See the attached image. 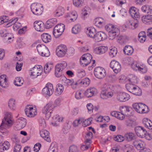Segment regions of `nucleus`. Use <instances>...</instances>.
Wrapping results in <instances>:
<instances>
[{
	"mask_svg": "<svg viewBox=\"0 0 152 152\" xmlns=\"http://www.w3.org/2000/svg\"><path fill=\"white\" fill-rule=\"evenodd\" d=\"M96 92V90L95 88H91L85 91V94L88 97H90L94 96Z\"/></svg>",
	"mask_w": 152,
	"mask_h": 152,
	"instance_id": "nucleus-23",
	"label": "nucleus"
},
{
	"mask_svg": "<svg viewBox=\"0 0 152 152\" xmlns=\"http://www.w3.org/2000/svg\"><path fill=\"white\" fill-rule=\"evenodd\" d=\"M119 35V30L117 28H113L109 32V39L110 40H113L115 37Z\"/></svg>",
	"mask_w": 152,
	"mask_h": 152,
	"instance_id": "nucleus-18",
	"label": "nucleus"
},
{
	"mask_svg": "<svg viewBox=\"0 0 152 152\" xmlns=\"http://www.w3.org/2000/svg\"><path fill=\"white\" fill-rule=\"evenodd\" d=\"M16 122L18 125L23 128L27 124V120L25 118L21 117L17 119Z\"/></svg>",
	"mask_w": 152,
	"mask_h": 152,
	"instance_id": "nucleus-26",
	"label": "nucleus"
},
{
	"mask_svg": "<svg viewBox=\"0 0 152 152\" xmlns=\"http://www.w3.org/2000/svg\"><path fill=\"white\" fill-rule=\"evenodd\" d=\"M108 49L107 47L101 46L96 48L95 49V52L97 54H101L104 53Z\"/></svg>",
	"mask_w": 152,
	"mask_h": 152,
	"instance_id": "nucleus-27",
	"label": "nucleus"
},
{
	"mask_svg": "<svg viewBox=\"0 0 152 152\" xmlns=\"http://www.w3.org/2000/svg\"><path fill=\"white\" fill-rule=\"evenodd\" d=\"M31 12L34 15H40L42 12L43 7L39 4L34 3L31 6Z\"/></svg>",
	"mask_w": 152,
	"mask_h": 152,
	"instance_id": "nucleus-8",
	"label": "nucleus"
},
{
	"mask_svg": "<svg viewBox=\"0 0 152 152\" xmlns=\"http://www.w3.org/2000/svg\"><path fill=\"white\" fill-rule=\"evenodd\" d=\"M1 37H4L6 40H10L9 41L10 42L13 41L14 38L13 37L12 38L11 34L10 33H5L3 35H2Z\"/></svg>",
	"mask_w": 152,
	"mask_h": 152,
	"instance_id": "nucleus-52",
	"label": "nucleus"
},
{
	"mask_svg": "<svg viewBox=\"0 0 152 152\" xmlns=\"http://www.w3.org/2000/svg\"><path fill=\"white\" fill-rule=\"evenodd\" d=\"M42 41L45 43H48L50 41L51 37L48 34L43 33L41 35Z\"/></svg>",
	"mask_w": 152,
	"mask_h": 152,
	"instance_id": "nucleus-36",
	"label": "nucleus"
},
{
	"mask_svg": "<svg viewBox=\"0 0 152 152\" xmlns=\"http://www.w3.org/2000/svg\"><path fill=\"white\" fill-rule=\"evenodd\" d=\"M40 136L48 142H50L51 140L49 136V132L46 130L43 129L40 132Z\"/></svg>",
	"mask_w": 152,
	"mask_h": 152,
	"instance_id": "nucleus-21",
	"label": "nucleus"
},
{
	"mask_svg": "<svg viewBox=\"0 0 152 152\" xmlns=\"http://www.w3.org/2000/svg\"><path fill=\"white\" fill-rule=\"evenodd\" d=\"M133 144L134 146L138 150H140L143 148L144 147V142L139 140H134Z\"/></svg>",
	"mask_w": 152,
	"mask_h": 152,
	"instance_id": "nucleus-22",
	"label": "nucleus"
},
{
	"mask_svg": "<svg viewBox=\"0 0 152 152\" xmlns=\"http://www.w3.org/2000/svg\"><path fill=\"white\" fill-rule=\"evenodd\" d=\"M126 124L127 126L133 127L135 125V122L132 120L127 119L126 120Z\"/></svg>",
	"mask_w": 152,
	"mask_h": 152,
	"instance_id": "nucleus-47",
	"label": "nucleus"
},
{
	"mask_svg": "<svg viewBox=\"0 0 152 152\" xmlns=\"http://www.w3.org/2000/svg\"><path fill=\"white\" fill-rule=\"evenodd\" d=\"M24 82L23 80L22 77H17L15 78V80L14 81V84L17 86H21Z\"/></svg>",
	"mask_w": 152,
	"mask_h": 152,
	"instance_id": "nucleus-39",
	"label": "nucleus"
},
{
	"mask_svg": "<svg viewBox=\"0 0 152 152\" xmlns=\"http://www.w3.org/2000/svg\"><path fill=\"white\" fill-rule=\"evenodd\" d=\"M67 51L66 46L64 45H61L57 47L56 53V55L59 57L64 56Z\"/></svg>",
	"mask_w": 152,
	"mask_h": 152,
	"instance_id": "nucleus-12",
	"label": "nucleus"
},
{
	"mask_svg": "<svg viewBox=\"0 0 152 152\" xmlns=\"http://www.w3.org/2000/svg\"><path fill=\"white\" fill-rule=\"evenodd\" d=\"M134 84H129L126 85V87L127 89L129 92L132 93L133 91V90L135 87V86H134Z\"/></svg>",
	"mask_w": 152,
	"mask_h": 152,
	"instance_id": "nucleus-58",
	"label": "nucleus"
},
{
	"mask_svg": "<svg viewBox=\"0 0 152 152\" xmlns=\"http://www.w3.org/2000/svg\"><path fill=\"white\" fill-rule=\"evenodd\" d=\"M94 74L95 77L97 78L102 79L106 76V73L104 68L99 66L94 69Z\"/></svg>",
	"mask_w": 152,
	"mask_h": 152,
	"instance_id": "nucleus-5",
	"label": "nucleus"
},
{
	"mask_svg": "<svg viewBox=\"0 0 152 152\" xmlns=\"http://www.w3.org/2000/svg\"><path fill=\"white\" fill-rule=\"evenodd\" d=\"M65 26L63 24H58L53 29V34L54 37L57 38L62 34L64 30Z\"/></svg>",
	"mask_w": 152,
	"mask_h": 152,
	"instance_id": "nucleus-6",
	"label": "nucleus"
},
{
	"mask_svg": "<svg viewBox=\"0 0 152 152\" xmlns=\"http://www.w3.org/2000/svg\"><path fill=\"white\" fill-rule=\"evenodd\" d=\"M132 110V108L130 107L124 106L122 107V108L121 110V112L124 115H129V113Z\"/></svg>",
	"mask_w": 152,
	"mask_h": 152,
	"instance_id": "nucleus-38",
	"label": "nucleus"
},
{
	"mask_svg": "<svg viewBox=\"0 0 152 152\" xmlns=\"http://www.w3.org/2000/svg\"><path fill=\"white\" fill-rule=\"evenodd\" d=\"M130 98V95L124 92H120L117 96L116 99L120 102H124L128 100Z\"/></svg>",
	"mask_w": 152,
	"mask_h": 152,
	"instance_id": "nucleus-13",
	"label": "nucleus"
},
{
	"mask_svg": "<svg viewBox=\"0 0 152 152\" xmlns=\"http://www.w3.org/2000/svg\"><path fill=\"white\" fill-rule=\"evenodd\" d=\"M76 74L79 78H82L86 75L85 70L82 69H77L76 70Z\"/></svg>",
	"mask_w": 152,
	"mask_h": 152,
	"instance_id": "nucleus-35",
	"label": "nucleus"
},
{
	"mask_svg": "<svg viewBox=\"0 0 152 152\" xmlns=\"http://www.w3.org/2000/svg\"><path fill=\"white\" fill-rule=\"evenodd\" d=\"M21 146L18 144H16L14 148V152H20L21 148Z\"/></svg>",
	"mask_w": 152,
	"mask_h": 152,
	"instance_id": "nucleus-64",
	"label": "nucleus"
},
{
	"mask_svg": "<svg viewBox=\"0 0 152 152\" xmlns=\"http://www.w3.org/2000/svg\"><path fill=\"white\" fill-rule=\"evenodd\" d=\"M132 68L134 70H137L141 71L142 73H145L146 72L145 69L141 67L139 64L137 62H134L132 63L131 65Z\"/></svg>",
	"mask_w": 152,
	"mask_h": 152,
	"instance_id": "nucleus-25",
	"label": "nucleus"
},
{
	"mask_svg": "<svg viewBox=\"0 0 152 152\" xmlns=\"http://www.w3.org/2000/svg\"><path fill=\"white\" fill-rule=\"evenodd\" d=\"M112 86L110 85L108 83H106L104 84L102 88V91L103 92L105 91H109L111 90Z\"/></svg>",
	"mask_w": 152,
	"mask_h": 152,
	"instance_id": "nucleus-42",
	"label": "nucleus"
},
{
	"mask_svg": "<svg viewBox=\"0 0 152 152\" xmlns=\"http://www.w3.org/2000/svg\"><path fill=\"white\" fill-rule=\"evenodd\" d=\"M18 20L17 18H14L11 19L9 22L7 24V27H9L12 25L15 24Z\"/></svg>",
	"mask_w": 152,
	"mask_h": 152,
	"instance_id": "nucleus-62",
	"label": "nucleus"
},
{
	"mask_svg": "<svg viewBox=\"0 0 152 152\" xmlns=\"http://www.w3.org/2000/svg\"><path fill=\"white\" fill-rule=\"evenodd\" d=\"M84 0H73V4L77 7H81L83 3Z\"/></svg>",
	"mask_w": 152,
	"mask_h": 152,
	"instance_id": "nucleus-57",
	"label": "nucleus"
},
{
	"mask_svg": "<svg viewBox=\"0 0 152 152\" xmlns=\"http://www.w3.org/2000/svg\"><path fill=\"white\" fill-rule=\"evenodd\" d=\"M56 23V19L53 18L48 20L46 22L45 25L46 29H49L53 26Z\"/></svg>",
	"mask_w": 152,
	"mask_h": 152,
	"instance_id": "nucleus-28",
	"label": "nucleus"
},
{
	"mask_svg": "<svg viewBox=\"0 0 152 152\" xmlns=\"http://www.w3.org/2000/svg\"><path fill=\"white\" fill-rule=\"evenodd\" d=\"M10 146L9 143L5 141L4 143L0 142V152H3L5 150H7L9 148Z\"/></svg>",
	"mask_w": 152,
	"mask_h": 152,
	"instance_id": "nucleus-29",
	"label": "nucleus"
},
{
	"mask_svg": "<svg viewBox=\"0 0 152 152\" xmlns=\"http://www.w3.org/2000/svg\"><path fill=\"white\" fill-rule=\"evenodd\" d=\"M64 12V10L61 7H60L55 10L54 12L56 17H59L62 15Z\"/></svg>",
	"mask_w": 152,
	"mask_h": 152,
	"instance_id": "nucleus-31",
	"label": "nucleus"
},
{
	"mask_svg": "<svg viewBox=\"0 0 152 152\" xmlns=\"http://www.w3.org/2000/svg\"><path fill=\"white\" fill-rule=\"evenodd\" d=\"M83 121V119H79L77 120H75L73 123V125L74 127L77 126L78 125L80 124Z\"/></svg>",
	"mask_w": 152,
	"mask_h": 152,
	"instance_id": "nucleus-60",
	"label": "nucleus"
},
{
	"mask_svg": "<svg viewBox=\"0 0 152 152\" xmlns=\"http://www.w3.org/2000/svg\"><path fill=\"white\" fill-rule=\"evenodd\" d=\"M61 80L62 81V83L65 86H68L71 85L74 83L73 80H70L66 79L65 76Z\"/></svg>",
	"mask_w": 152,
	"mask_h": 152,
	"instance_id": "nucleus-33",
	"label": "nucleus"
},
{
	"mask_svg": "<svg viewBox=\"0 0 152 152\" xmlns=\"http://www.w3.org/2000/svg\"><path fill=\"white\" fill-rule=\"evenodd\" d=\"M25 112L26 115L28 117H32L34 116V114L32 113V112L26 109H25Z\"/></svg>",
	"mask_w": 152,
	"mask_h": 152,
	"instance_id": "nucleus-61",
	"label": "nucleus"
},
{
	"mask_svg": "<svg viewBox=\"0 0 152 152\" xmlns=\"http://www.w3.org/2000/svg\"><path fill=\"white\" fill-rule=\"evenodd\" d=\"M142 20L143 22L146 21L147 22L152 21V15H148L142 17Z\"/></svg>",
	"mask_w": 152,
	"mask_h": 152,
	"instance_id": "nucleus-54",
	"label": "nucleus"
},
{
	"mask_svg": "<svg viewBox=\"0 0 152 152\" xmlns=\"http://www.w3.org/2000/svg\"><path fill=\"white\" fill-rule=\"evenodd\" d=\"M67 64L66 62L63 61L62 63L57 64L55 66V75L57 77H61L62 78L64 77V73L65 72L64 69L67 66Z\"/></svg>",
	"mask_w": 152,
	"mask_h": 152,
	"instance_id": "nucleus-1",
	"label": "nucleus"
},
{
	"mask_svg": "<svg viewBox=\"0 0 152 152\" xmlns=\"http://www.w3.org/2000/svg\"><path fill=\"white\" fill-rule=\"evenodd\" d=\"M134 130L137 134L138 136L141 138L146 137V138H147L148 137H150L149 139H148L149 140L152 138V135L149 133L147 134L146 130L142 126H138L136 127L135 128Z\"/></svg>",
	"mask_w": 152,
	"mask_h": 152,
	"instance_id": "nucleus-3",
	"label": "nucleus"
},
{
	"mask_svg": "<svg viewBox=\"0 0 152 152\" xmlns=\"http://www.w3.org/2000/svg\"><path fill=\"white\" fill-rule=\"evenodd\" d=\"M52 119L53 121L57 124L58 122H62L63 120V117L61 118L59 115H56L53 117Z\"/></svg>",
	"mask_w": 152,
	"mask_h": 152,
	"instance_id": "nucleus-55",
	"label": "nucleus"
},
{
	"mask_svg": "<svg viewBox=\"0 0 152 152\" xmlns=\"http://www.w3.org/2000/svg\"><path fill=\"white\" fill-rule=\"evenodd\" d=\"M90 83V80L87 77L83 79L79 80L76 82L75 84L76 85H80L83 87H86L88 86Z\"/></svg>",
	"mask_w": 152,
	"mask_h": 152,
	"instance_id": "nucleus-17",
	"label": "nucleus"
},
{
	"mask_svg": "<svg viewBox=\"0 0 152 152\" xmlns=\"http://www.w3.org/2000/svg\"><path fill=\"white\" fill-rule=\"evenodd\" d=\"M113 95V93L112 90L109 91L101 92L100 94V97L103 99H106L108 98L111 97Z\"/></svg>",
	"mask_w": 152,
	"mask_h": 152,
	"instance_id": "nucleus-20",
	"label": "nucleus"
},
{
	"mask_svg": "<svg viewBox=\"0 0 152 152\" xmlns=\"http://www.w3.org/2000/svg\"><path fill=\"white\" fill-rule=\"evenodd\" d=\"M34 26L35 29L38 31H42L43 30L44 24L41 21L34 22Z\"/></svg>",
	"mask_w": 152,
	"mask_h": 152,
	"instance_id": "nucleus-19",
	"label": "nucleus"
},
{
	"mask_svg": "<svg viewBox=\"0 0 152 152\" xmlns=\"http://www.w3.org/2000/svg\"><path fill=\"white\" fill-rule=\"evenodd\" d=\"M127 140L129 141H131L135 138V135L134 134L132 133L129 132L127 133L125 135Z\"/></svg>",
	"mask_w": 152,
	"mask_h": 152,
	"instance_id": "nucleus-53",
	"label": "nucleus"
},
{
	"mask_svg": "<svg viewBox=\"0 0 152 152\" xmlns=\"http://www.w3.org/2000/svg\"><path fill=\"white\" fill-rule=\"evenodd\" d=\"M114 140L117 142H121L124 141V137L121 135H118L114 137Z\"/></svg>",
	"mask_w": 152,
	"mask_h": 152,
	"instance_id": "nucleus-59",
	"label": "nucleus"
},
{
	"mask_svg": "<svg viewBox=\"0 0 152 152\" xmlns=\"http://www.w3.org/2000/svg\"><path fill=\"white\" fill-rule=\"evenodd\" d=\"M84 56H82L80 59V64L83 66H87L90 63L87 61L86 59L85 58Z\"/></svg>",
	"mask_w": 152,
	"mask_h": 152,
	"instance_id": "nucleus-41",
	"label": "nucleus"
},
{
	"mask_svg": "<svg viewBox=\"0 0 152 152\" xmlns=\"http://www.w3.org/2000/svg\"><path fill=\"white\" fill-rule=\"evenodd\" d=\"M75 96L77 99H81L84 96L83 91L80 90L77 91L75 93Z\"/></svg>",
	"mask_w": 152,
	"mask_h": 152,
	"instance_id": "nucleus-51",
	"label": "nucleus"
},
{
	"mask_svg": "<svg viewBox=\"0 0 152 152\" xmlns=\"http://www.w3.org/2000/svg\"><path fill=\"white\" fill-rule=\"evenodd\" d=\"M15 100L13 99H10L8 102V106L12 110L15 109Z\"/></svg>",
	"mask_w": 152,
	"mask_h": 152,
	"instance_id": "nucleus-43",
	"label": "nucleus"
},
{
	"mask_svg": "<svg viewBox=\"0 0 152 152\" xmlns=\"http://www.w3.org/2000/svg\"><path fill=\"white\" fill-rule=\"evenodd\" d=\"M54 106L52 103L50 102L44 107L42 110V113L45 115L46 118L49 119L51 115Z\"/></svg>",
	"mask_w": 152,
	"mask_h": 152,
	"instance_id": "nucleus-7",
	"label": "nucleus"
},
{
	"mask_svg": "<svg viewBox=\"0 0 152 152\" xmlns=\"http://www.w3.org/2000/svg\"><path fill=\"white\" fill-rule=\"evenodd\" d=\"M132 106L135 111L139 113H146L149 111L148 107L142 103H135L133 104Z\"/></svg>",
	"mask_w": 152,
	"mask_h": 152,
	"instance_id": "nucleus-2",
	"label": "nucleus"
},
{
	"mask_svg": "<svg viewBox=\"0 0 152 152\" xmlns=\"http://www.w3.org/2000/svg\"><path fill=\"white\" fill-rule=\"evenodd\" d=\"M87 30L88 31V34L89 36L93 38L94 39H95V37L96 36V30L94 28H89L87 29Z\"/></svg>",
	"mask_w": 152,
	"mask_h": 152,
	"instance_id": "nucleus-37",
	"label": "nucleus"
},
{
	"mask_svg": "<svg viewBox=\"0 0 152 152\" xmlns=\"http://www.w3.org/2000/svg\"><path fill=\"white\" fill-rule=\"evenodd\" d=\"M77 13L75 11H73L70 13H67L65 16V18H69V20L72 21L75 20L77 19Z\"/></svg>",
	"mask_w": 152,
	"mask_h": 152,
	"instance_id": "nucleus-24",
	"label": "nucleus"
},
{
	"mask_svg": "<svg viewBox=\"0 0 152 152\" xmlns=\"http://www.w3.org/2000/svg\"><path fill=\"white\" fill-rule=\"evenodd\" d=\"M129 13L131 16L134 19H140V15L138 10L134 7L130 8L129 10Z\"/></svg>",
	"mask_w": 152,
	"mask_h": 152,
	"instance_id": "nucleus-16",
	"label": "nucleus"
},
{
	"mask_svg": "<svg viewBox=\"0 0 152 152\" xmlns=\"http://www.w3.org/2000/svg\"><path fill=\"white\" fill-rule=\"evenodd\" d=\"M110 66L116 73L119 72L121 69V66L119 63L113 60L111 61L110 64Z\"/></svg>",
	"mask_w": 152,
	"mask_h": 152,
	"instance_id": "nucleus-14",
	"label": "nucleus"
},
{
	"mask_svg": "<svg viewBox=\"0 0 152 152\" xmlns=\"http://www.w3.org/2000/svg\"><path fill=\"white\" fill-rule=\"evenodd\" d=\"M132 94L137 96H140L142 94L141 90L138 86H135L133 90Z\"/></svg>",
	"mask_w": 152,
	"mask_h": 152,
	"instance_id": "nucleus-50",
	"label": "nucleus"
},
{
	"mask_svg": "<svg viewBox=\"0 0 152 152\" xmlns=\"http://www.w3.org/2000/svg\"><path fill=\"white\" fill-rule=\"evenodd\" d=\"M129 81L132 84H135L137 83V77L134 75H130V77L129 79Z\"/></svg>",
	"mask_w": 152,
	"mask_h": 152,
	"instance_id": "nucleus-56",
	"label": "nucleus"
},
{
	"mask_svg": "<svg viewBox=\"0 0 152 152\" xmlns=\"http://www.w3.org/2000/svg\"><path fill=\"white\" fill-rule=\"evenodd\" d=\"M124 52L125 54L130 55L133 53V49L131 46L126 45L124 48Z\"/></svg>",
	"mask_w": 152,
	"mask_h": 152,
	"instance_id": "nucleus-32",
	"label": "nucleus"
},
{
	"mask_svg": "<svg viewBox=\"0 0 152 152\" xmlns=\"http://www.w3.org/2000/svg\"><path fill=\"white\" fill-rule=\"evenodd\" d=\"M13 121L12 119L4 118L0 126V129L2 130L3 129H8L13 125Z\"/></svg>",
	"mask_w": 152,
	"mask_h": 152,
	"instance_id": "nucleus-11",
	"label": "nucleus"
},
{
	"mask_svg": "<svg viewBox=\"0 0 152 152\" xmlns=\"http://www.w3.org/2000/svg\"><path fill=\"white\" fill-rule=\"evenodd\" d=\"M117 53V49L115 47L110 49L109 52V55L111 57H113L115 56Z\"/></svg>",
	"mask_w": 152,
	"mask_h": 152,
	"instance_id": "nucleus-45",
	"label": "nucleus"
},
{
	"mask_svg": "<svg viewBox=\"0 0 152 152\" xmlns=\"http://www.w3.org/2000/svg\"><path fill=\"white\" fill-rule=\"evenodd\" d=\"M64 90V87L63 85L61 84H58L57 87L56 91V94L57 95H60Z\"/></svg>",
	"mask_w": 152,
	"mask_h": 152,
	"instance_id": "nucleus-48",
	"label": "nucleus"
},
{
	"mask_svg": "<svg viewBox=\"0 0 152 152\" xmlns=\"http://www.w3.org/2000/svg\"><path fill=\"white\" fill-rule=\"evenodd\" d=\"M37 48L38 53L42 56L48 57L50 55L48 48L44 45L39 44L37 46Z\"/></svg>",
	"mask_w": 152,
	"mask_h": 152,
	"instance_id": "nucleus-4",
	"label": "nucleus"
},
{
	"mask_svg": "<svg viewBox=\"0 0 152 152\" xmlns=\"http://www.w3.org/2000/svg\"><path fill=\"white\" fill-rule=\"evenodd\" d=\"M42 91L43 95L50 96L53 92V85L49 83H47L45 87L43 89Z\"/></svg>",
	"mask_w": 152,
	"mask_h": 152,
	"instance_id": "nucleus-9",
	"label": "nucleus"
},
{
	"mask_svg": "<svg viewBox=\"0 0 152 152\" xmlns=\"http://www.w3.org/2000/svg\"><path fill=\"white\" fill-rule=\"evenodd\" d=\"M93 121V118L90 117L84 121L83 119V122L82 123V126L84 127H86L87 126L90 125L91 124V121Z\"/></svg>",
	"mask_w": 152,
	"mask_h": 152,
	"instance_id": "nucleus-49",
	"label": "nucleus"
},
{
	"mask_svg": "<svg viewBox=\"0 0 152 152\" xmlns=\"http://www.w3.org/2000/svg\"><path fill=\"white\" fill-rule=\"evenodd\" d=\"M94 41L96 42L103 41L107 39V36L104 32L102 31H99L96 34Z\"/></svg>",
	"mask_w": 152,
	"mask_h": 152,
	"instance_id": "nucleus-15",
	"label": "nucleus"
},
{
	"mask_svg": "<svg viewBox=\"0 0 152 152\" xmlns=\"http://www.w3.org/2000/svg\"><path fill=\"white\" fill-rule=\"evenodd\" d=\"M143 124L145 127L149 129H152V122L147 118H144L142 121Z\"/></svg>",
	"mask_w": 152,
	"mask_h": 152,
	"instance_id": "nucleus-30",
	"label": "nucleus"
},
{
	"mask_svg": "<svg viewBox=\"0 0 152 152\" xmlns=\"http://www.w3.org/2000/svg\"><path fill=\"white\" fill-rule=\"evenodd\" d=\"M151 8L152 7H150V6L145 5L142 7L141 10L144 12L148 13L149 12L151 14L152 13V9H151Z\"/></svg>",
	"mask_w": 152,
	"mask_h": 152,
	"instance_id": "nucleus-46",
	"label": "nucleus"
},
{
	"mask_svg": "<svg viewBox=\"0 0 152 152\" xmlns=\"http://www.w3.org/2000/svg\"><path fill=\"white\" fill-rule=\"evenodd\" d=\"M69 152H78L77 147L74 145L70 146L69 147Z\"/></svg>",
	"mask_w": 152,
	"mask_h": 152,
	"instance_id": "nucleus-63",
	"label": "nucleus"
},
{
	"mask_svg": "<svg viewBox=\"0 0 152 152\" xmlns=\"http://www.w3.org/2000/svg\"><path fill=\"white\" fill-rule=\"evenodd\" d=\"M140 19H135L133 22L130 23L129 22V27L132 29L136 28L138 26L139 20Z\"/></svg>",
	"mask_w": 152,
	"mask_h": 152,
	"instance_id": "nucleus-40",
	"label": "nucleus"
},
{
	"mask_svg": "<svg viewBox=\"0 0 152 152\" xmlns=\"http://www.w3.org/2000/svg\"><path fill=\"white\" fill-rule=\"evenodd\" d=\"M81 30V26L79 24H77L74 26L72 28V32L75 34H77L79 33Z\"/></svg>",
	"mask_w": 152,
	"mask_h": 152,
	"instance_id": "nucleus-44",
	"label": "nucleus"
},
{
	"mask_svg": "<svg viewBox=\"0 0 152 152\" xmlns=\"http://www.w3.org/2000/svg\"><path fill=\"white\" fill-rule=\"evenodd\" d=\"M5 75H2L0 76V85L3 87H5L7 83V80Z\"/></svg>",
	"mask_w": 152,
	"mask_h": 152,
	"instance_id": "nucleus-34",
	"label": "nucleus"
},
{
	"mask_svg": "<svg viewBox=\"0 0 152 152\" xmlns=\"http://www.w3.org/2000/svg\"><path fill=\"white\" fill-rule=\"evenodd\" d=\"M31 75L33 78L37 77L41 75L42 72V69L41 66L36 65L31 70Z\"/></svg>",
	"mask_w": 152,
	"mask_h": 152,
	"instance_id": "nucleus-10",
	"label": "nucleus"
}]
</instances>
